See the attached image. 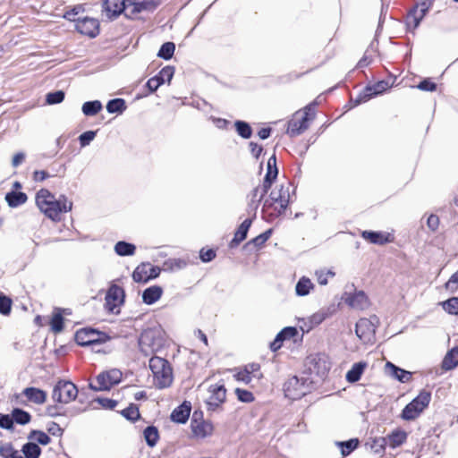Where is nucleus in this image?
Returning a JSON list of instances; mask_svg holds the SVG:
<instances>
[{"mask_svg":"<svg viewBox=\"0 0 458 458\" xmlns=\"http://www.w3.org/2000/svg\"><path fill=\"white\" fill-rule=\"evenodd\" d=\"M165 343V333L159 326L145 329L139 339L140 350L145 356L159 352Z\"/></svg>","mask_w":458,"mask_h":458,"instance_id":"nucleus-1","label":"nucleus"},{"mask_svg":"<svg viewBox=\"0 0 458 458\" xmlns=\"http://www.w3.org/2000/svg\"><path fill=\"white\" fill-rule=\"evenodd\" d=\"M149 368L153 373L156 386L165 388L172 384L173 371L166 360L154 356L149 360Z\"/></svg>","mask_w":458,"mask_h":458,"instance_id":"nucleus-2","label":"nucleus"},{"mask_svg":"<svg viewBox=\"0 0 458 458\" xmlns=\"http://www.w3.org/2000/svg\"><path fill=\"white\" fill-rule=\"evenodd\" d=\"M270 193L271 198L279 204V207H275L274 212L268 214L270 219H274L285 212L289 204L293 201L292 195L295 193V188L293 187L290 182L286 181L280 184L279 188L276 186Z\"/></svg>","mask_w":458,"mask_h":458,"instance_id":"nucleus-3","label":"nucleus"},{"mask_svg":"<svg viewBox=\"0 0 458 458\" xmlns=\"http://www.w3.org/2000/svg\"><path fill=\"white\" fill-rule=\"evenodd\" d=\"M431 400L429 392L421 391L416 398L403 410L401 417L404 420H414L428 406Z\"/></svg>","mask_w":458,"mask_h":458,"instance_id":"nucleus-4","label":"nucleus"},{"mask_svg":"<svg viewBox=\"0 0 458 458\" xmlns=\"http://www.w3.org/2000/svg\"><path fill=\"white\" fill-rule=\"evenodd\" d=\"M433 4V0H419L408 12L406 16V26L408 30L417 29L428 10Z\"/></svg>","mask_w":458,"mask_h":458,"instance_id":"nucleus-5","label":"nucleus"},{"mask_svg":"<svg viewBox=\"0 0 458 458\" xmlns=\"http://www.w3.org/2000/svg\"><path fill=\"white\" fill-rule=\"evenodd\" d=\"M284 391L287 398L300 399L310 391V382L307 378L293 376L284 383Z\"/></svg>","mask_w":458,"mask_h":458,"instance_id":"nucleus-6","label":"nucleus"},{"mask_svg":"<svg viewBox=\"0 0 458 458\" xmlns=\"http://www.w3.org/2000/svg\"><path fill=\"white\" fill-rule=\"evenodd\" d=\"M109 337L104 332L84 327L78 330L75 334V341L79 345L89 346L106 343Z\"/></svg>","mask_w":458,"mask_h":458,"instance_id":"nucleus-7","label":"nucleus"},{"mask_svg":"<svg viewBox=\"0 0 458 458\" xmlns=\"http://www.w3.org/2000/svg\"><path fill=\"white\" fill-rule=\"evenodd\" d=\"M78 395L76 386L70 381L60 380L55 386L52 397L54 401L61 403H69Z\"/></svg>","mask_w":458,"mask_h":458,"instance_id":"nucleus-8","label":"nucleus"},{"mask_svg":"<svg viewBox=\"0 0 458 458\" xmlns=\"http://www.w3.org/2000/svg\"><path fill=\"white\" fill-rule=\"evenodd\" d=\"M389 88V83L386 81H379L374 84L367 85L363 90L355 98H351L354 106H359L362 103L369 101V99L383 94Z\"/></svg>","mask_w":458,"mask_h":458,"instance_id":"nucleus-9","label":"nucleus"},{"mask_svg":"<svg viewBox=\"0 0 458 458\" xmlns=\"http://www.w3.org/2000/svg\"><path fill=\"white\" fill-rule=\"evenodd\" d=\"M72 203L68 202L64 195H61L57 199H54L48 202L42 212L50 219L56 221L60 219V215L72 209Z\"/></svg>","mask_w":458,"mask_h":458,"instance_id":"nucleus-10","label":"nucleus"},{"mask_svg":"<svg viewBox=\"0 0 458 458\" xmlns=\"http://www.w3.org/2000/svg\"><path fill=\"white\" fill-rule=\"evenodd\" d=\"M124 291L122 287L118 285H112L106 295L105 298V309L111 313L115 315L120 313L119 307L124 301Z\"/></svg>","mask_w":458,"mask_h":458,"instance_id":"nucleus-11","label":"nucleus"},{"mask_svg":"<svg viewBox=\"0 0 458 458\" xmlns=\"http://www.w3.org/2000/svg\"><path fill=\"white\" fill-rule=\"evenodd\" d=\"M301 334L298 331V329L294 327H288L284 328L276 337V339L271 343L270 348L273 351H277L281 346L283 341L285 340H293V343L301 340L304 332H309L311 327H304L302 325L299 326Z\"/></svg>","mask_w":458,"mask_h":458,"instance_id":"nucleus-12","label":"nucleus"},{"mask_svg":"<svg viewBox=\"0 0 458 458\" xmlns=\"http://www.w3.org/2000/svg\"><path fill=\"white\" fill-rule=\"evenodd\" d=\"M377 317H361L356 322V335L365 343L370 342L376 331Z\"/></svg>","mask_w":458,"mask_h":458,"instance_id":"nucleus-13","label":"nucleus"},{"mask_svg":"<svg viewBox=\"0 0 458 458\" xmlns=\"http://www.w3.org/2000/svg\"><path fill=\"white\" fill-rule=\"evenodd\" d=\"M122 373L118 369H112L99 374L97 377V385L90 384L89 386L95 391L109 390L112 386L120 382Z\"/></svg>","mask_w":458,"mask_h":458,"instance_id":"nucleus-14","label":"nucleus"},{"mask_svg":"<svg viewBox=\"0 0 458 458\" xmlns=\"http://www.w3.org/2000/svg\"><path fill=\"white\" fill-rule=\"evenodd\" d=\"M308 369L311 375L323 378L330 369V362L325 355H314L309 358Z\"/></svg>","mask_w":458,"mask_h":458,"instance_id":"nucleus-15","label":"nucleus"},{"mask_svg":"<svg viewBox=\"0 0 458 458\" xmlns=\"http://www.w3.org/2000/svg\"><path fill=\"white\" fill-rule=\"evenodd\" d=\"M342 300L351 308L360 311L365 310L370 304L368 295L362 290H354L352 293L345 292Z\"/></svg>","mask_w":458,"mask_h":458,"instance_id":"nucleus-16","label":"nucleus"},{"mask_svg":"<svg viewBox=\"0 0 458 458\" xmlns=\"http://www.w3.org/2000/svg\"><path fill=\"white\" fill-rule=\"evenodd\" d=\"M209 395L206 399L208 411H216L225 401L226 390L222 384L211 385L208 387Z\"/></svg>","mask_w":458,"mask_h":458,"instance_id":"nucleus-17","label":"nucleus"},{"mask_svg":"<svg viewBox=\"0 0 458 458\" xmlns=\"http://www.w3.org/2000/svg\"><path fill=\"white\" fill-rule=\"evenodd\" d=\"M174 74V67L171 65H166L161 71L148 80L146 83V87L148 88L149 93H154L157 90V89L162 86L165 81L170 83Z\"/></svg>","mask_w":458,"mask_h":458,"instance_id":"nucleus-18","label":"nucleus"},{"mask_svg":"<svg viewBox=\"0 0 458 458\" xmlns=\"http://www.w3.org/2000/svg\"><path fill=\"white\" fill-rule=\"evenodd\" d=\"M161 269L150 264L139 265L132 273V278L137 283H147L159 276Z\"/></svg>","mask_w":458,"mask_h":458,"instance_id":"nucleus-19","label":"nucleus"},{"mask_svg":"<svg viewBox=\"0 0 458 458\" xmlns=\"http://www.w3.org/2000/svg\"><path fill=\"white\" fill-rule=\"evenodd\" d=\"M76 30L91 38H96L99 33V22L97 19L83 17L79 18L75 23Z\"/></svg>","mask_w":458,"mask_h":458,"instance_id":"nucleus-20","label":"nucleus"},{"mask_svg":"<svg viewBox=\"0 0 458 458\" xmlns=\"http://www.w3.org/2000/svg\"><path fill=\"white\" fill-rule=\"evenodd\" d=\"M310 126V121L301 114V111L293 114V118L288 122L286 133L290 137H296L303 133Z\"/></svg>","mask_w":458,"mask_h":458,"instance_id":"nucleus-21","label":"nucleus"},{"mask_svg":"<svg viewBox=\"0 0 458 458\" xmlns=\"http://www.w3.org/2000/svg\"><path fill=\"white\" fill-rule=\"evenodd\" d=\"M129 8L127 0H105L103 3V10L109 19L117 18Z\"/></svg>","mask_w":458,"mask_h":458,"instance_id":"nucleus-22","label":"nucleus"},{"mask_svg":"<svg viewBox=\"0 0 458 458\" xmlns=\"http://www.w3.org/2000/svg\"><path fill=\"white\" fill-rule=\"evenodd\" d=\"M361 237L370 243L377 245H384L394 241V237L391 233L381 231L365 230L361 232Z\"/></svg>","mask_w":458,"mask_h":458,"instance_id":"nucleus-23","label":"nucleus"},{"mask_svg":"<svg viewBox=\"0 0 458 458\" xmlns=\"http://www.w3.org/2000/svg\"><path fill=\"white\" fill-rule=\"evenodd\" d=\"M252 225V218H246L237 228L233 238L228 244L230 249H235L242 242L248 235V232Z\"/></svg>","mask_w":458,"mask_h":458,"instance_id":"nucleus-24","label":"nucleus"},{"mask_svg":"<svg viewBox=\"0 0 458 458\" xmlns=\"http://www.w3.org/2000/svg\"><path fill=\"white\" fill-rule=\"evenodd\" d=\"M191 426L192 434L198 438L207 437L212 435L214 430L213 424L207 420H193Z\"/></svg>","mask_w":458,"mask_h":458,"instance_id":"nucleus-25","label":"nucleus"},{"mask_svg":"<svg viewBox=\"0 0 458 458\" xmlns=\"http://www.w3.org/2000/svg\"><path fill=\"white\" fill-rule=\"evenodd\" d=\"M129 7H131V14L139 13L142 11L154 10L157 4L158 0H127Z\"/></svg>","mask_w":458,"mask_h":458,"instance_id":"nucleus-26","label":"nucleus"},{"mask_svg":"<svg viewBox=\"0 0 458 458\" xmlns=\"http://www.w3.org/2000/svg\"><path fill=\"white\" fill-rule=\"evenodd\" d=\"M163 294V288L159 285H151L142 293V301L147 305H152L157 301Z\"/></svg>","mask_w":458,"mask_h":458,"instance_id":"nucleus-27","label":"nucleus"},{"mask_svg":"<svg viewBox=\"0 0 458 458\" xmlns=\"http://www.w3.org/2000/svg\"><path fill=\"white\" fill-rule=\"evenodd\" d=\"M385 371L387 375L403 383L409 381L411 377L410 372L396 367L389 361L386 364Z\"/></svg>","mask_w":458,"mask_h":458,"instance_id":"nucleus-28","label":"nucleus"},{"mask_svg":"<svg viewBox=\"0 0 458 458\" xmlns=\"http://www.w3.org/2000/svg\"><path fill=\"white\" fill-rule=\"evenodd\" d=\"M22 393L29 401L36 404H43L47 400V393L39 388L27 387Z\"/></svg>","mask_w":458,"mask_h":458,"instance_id":"nucleus-29","label":"nucleus"},{"mask_svg":"<svg viewBox=\"0 0 458 458\" xmlns=\"http://www.w3.org/2000/svg\"><path fill=\"white\" fill-rule=\"evenodd\" d=\"M28 199L27 194L20 191H11L5 194V200L10 208H17Z\"/></svg>","mask_w":458,"mask_h":458,"instance_id":"nucleus-30","label":"nucleus"},{"mask_svg":"<svg viewBox=\"0 0 458 458\" xmlns=\"http://www.w3.org/2000/svg\"><path fill=\"white\" fill-rule=\"evenodd\" d=\"M114 252L121 257L132 256L135 253L136 246L125 241H119L114 245Z\"/></svg>","mask_w":458,"mask_h":458,"instance_id":"nucleus-31","label":"nucleus"},{"mask_svg":"<svg viewBox=\"0 0 458 458\" xmlns=\"http://www.w3.org/2000/svg\"><path fill=\"white\" fill-rule=\"evenodd\" d=\"M366 368L367 363L363 361L353 364L352 369L346 374L347 381L351 383L357 382L360 378Z\"/></svg>","mask_w":458,"mask_h":458,"instance_id":"nucleus-32","label":"nucleus"},{"mask_svg":"<svg viewBox=\"0 0 458 458\" xmlns=\"http://www.w3.org/2000/svg\"><path fill=\"white\" fill-rule=\"evenodd\" d=\"M458 365V346L453 348L449 351L445 356L442 368L445 370H450L455 368Z\"/></svg>","mask_w":458,"mask_h":458,"instance_id":"nucleus-33","label":"nucleus"},{"mask_svg":"<svg viewBox=\"0 0 458 458\" xmlns=\"http://www.w3.org/2000/svg\"><path fill=\"white\" fill-rule=\"evenodd\" d=\"M102 103L99 100L86 101L81 106L85 116H94L102 110Z\"/></svg>","mask_w":458,"mask_h":458,"instance_id":"nucleus-34","label":"nucleus"},{"mask_svg":"<svg viewBox=\"0 0 458 458\" xmlns=\"http://www.w3.org/2000/svg\"><path fill=\"white\" fill-rule=\"evenodd\" d=\"M191 408L185 404H182L176 409L171 414L173 421L178 423H185L190 416Z\"/></svg>","mask_w":458,"mask_h":458,"instance_id":"nucleus-35","label":"nucleus"},{"mask_svg":"<svg viewBox=\"0 0 458 458\" xmlns=\"http://www.w3.org/2000/svg\"><path fill=\"white\" fill-rule=\"evenodd\" d=\"M234 128L237 134L244 140H248L252 136L253 130L250 124L245 121L236 120L234 122Z\"/></svg>","mask_w":458,"mask_h":458,"instance_id":"nucleus-36","label":"nucleus"},{"mask_svg":"<svg viewBox=\"0 0 458 458\" xmlns=\"http://www.w3.org/2000/svg\"><path fill=\"white\" fill-rule=\"evenodd\" d=\"M126 102L123 98H113L106 104V111L109 114H122L126 109Z\"/></svg>","mask_w":458,"mask_h":458,"instance_id":"nucleus-37","label":"nucleus"},{"mask_svg":"<svg viewBox=\"0 0 458 458\" xmlns=\"http://www.w3.org/2000/svg\"><path fill=\"white\" fill-rule=\"evenodd\" d=\"M143 437L147 445L150 447H154L159 439V433L156 427L148 426L144 429Z\"/></svg>","mask_w":458,"mask_h":458,"instance_id":"nucleus-38","label":"nucleus"},{"mask_svg":"<svg viewBox=\"0 0 458 458\" xmlns=\"http://www.w3.org/2000/svg\"><path fill=\"white\" fill-rule=\"evenodd\" d=\"M54 195L47 189L39 190L36 194V204L42 211L47 204L54 199Z\"/></svg>","mask_w":458,"mask_h":458,"instance_id":"nucleus-39","label":"nucleus"},{"mask_svg":"<svg viewBox=\"0 0 458 458\" xmlns=\"http://www.w3.org/2000/svg\"><path fill=\"white\" fill-rule=\"evenodd\" d=\"M278 175V168H275L273 170L267 169V173L265 174L264 180H263V189H262V194L266 195L270 188L272 187L273 183L276 180Z\"/></svg>","mask_w":458,"mask_h":458,"instance_id":"nucleus-40","label":"nucleus"},{"mask_svg":"<svg viewBox=\"0 0 458 458\" xmlns=\"http://www.w3.org/2000/svg\"><path fill=\"white\" fill-rule=\"evenodd\" d=\"M313 284L310 279L302 276L296 284L295 292L298 296H306L310 293V289L313 288Z\"/></svg>","mask_w":458,"mask_h":458,"instance_id":"nucleus-41","label":"nucleus"},{"mask_svg":"<svg viewBox=\"0 0 458 458\" xmlns=\"http://www.w3.org/2000/svg\"><path fill=\"white\" fill-rule=\"evenodd\" d=\"M174 51H175V44L174 42H171V41L165 42L164 44L161 45V47L158 50V53H157V56L165 61H168L173 57Z\"/></svg>","mask_w":458,"mask_h":458,"instance_id":"nucleus-42","label":"nucleus"},{"mask_svg":"<svg viewBox=\"0 0 458 458\" xmlns=\"http://www.w3.org/2000/svg\"><path fill=\"white\" fill-rule=\"evenodd\" d=\"M443 310L449 315H458V297H452L448 300L439 302Z\"/></svg>","mask_w":458,"mask_h":458,"instance_id":"nucleus-43","label":"nucleus"},{"mask_svg":"<svg viewBox=\"0 0 458 458\" xmlns=\"http://www.w3.org/2000/svg\"><path fill=\"white\" fill-rule=\"evenodd\" d=\"M406 438V432L403 430H396L388 437L389 445L393 448H395L404 443Z\"/></svg>","mask_w":458,"mask_h":458,"instance_id":"nucleus-44","label":"nucleus"},{"mask_svg":"<svg viewBox=\"0 0 458 458\" xmlns=\"http://www.w3.org/2000/svg\"><path fill=\"white\" fill-rule=\"evenodd\" d=\"M266 242L262 239V237L259 235L256 236L255 238L251 239L250 241L247 242L243 246L242 250L246 252H253L258 250L259 248H261Z\"/></svg>","mask_w":458,"mask_h":458,"instance_id":"nucleus-45","label":"nucleus"},{"mask_svg":"<svg viewBox=\"0 0 458 458\" xmlns=\"http://www.w3.org/2000/svg\"><path fill=\"white\" fill-rule=\"evenodd\" d=\"M187 266V262L182 259H169L164 263L165 270H179L182 269Z\"/></svg>","mask_w":458,"mask_h":458,"instance_id":"nucleus-46","label":"nucleus"},{"mask_svg":"<svg viewBox=\"0 0 458 458\" xmlns=\"http://www.w3.org/2000/svg\"><path fill=\"white\" fill-rule=\"evenodd\" d=\"M0 455L4 458H22L11 444H4L0 446Z\"/></svg>","mask_w":458,"mask_h":458,"instance_id":"nucleus-47","label":"nucleus"},{"mask_svg":"<svg viewBox=\"0 0 458 458\" xmlns=\"http://www.w3.org/2000/svg\"><path fill=\"white\" fill-rule=\"evenodd\" d=\"M22 453L26 458H38L40 454V448L35 443H27L22 447Z\"/></svg>","mask_w":458,"mask_h":458,"instance_id":"nucleus-48","label":"nucleus"},{"mask_svg":"<svg viewBox=\"0 0 458 458\" xmlns=\"http://www.w3.org/2000/svg\"><path fill=\"white\" fill-rule=\"evenodd\" d=\"M13 420L18 424H27L30 420V415L29 412L21 410V409H14L12 413Z\"/></svg>","mask_w":458,"mask_h":458,"instance_id":"nucleus-49","label":"nucleus"},{"mask_svg":"<svg viewBox=\"0 0 458 458\" xmlns=\"http://www.w3.org/2000/svg\"><path fill=\"white\" fill-rule=\"evenodd\" d=\"M65 93L63 90H55L47 94L46 102L48 105H56L64 101Z\"/></svg>","mask_w":458,"mask_h":458,"instance_id":"nucleus-50","label":"nucleus"},{"mask_svg":"<svg viewBox=\"0 0 458 458\" xmlns=\"http://www.w3.org/2000/svg\"><path fill=\"white\" fill-rule=\"evenodd\" d=\"M13 306V300L4 295V293L0 294V314L1 315H9Z\"/></svg>","mask_w":458,"mask_h":458,"instance_id":"nucleus-51","label":"nucleus"},{"mask_svg":"<svg viewBox=\"0 0 458 458\" xmlns=\"http://www.w3.org/2000/svg\"><path fill=\"white\" fill-rule=\"evenodd\" d=\"M98 131H86L82 132L78 140L81 148H85L96 138Z\"/></svg>","mask_w":458,"mask_h":458,"instance_id":"nucleus-52","label":"nucleus"},{"mask_svg":"<svg viewBox=\"0 0 458 458\" xmlns=\"http://www.w3.org/2000/svg\"><path fill=\"white\" fill-rule=\"evenodd\" d=\"M337 445L341 446L342 454L345 456L357 448L359 445V440L357 438H352L346 442H339Z\"/></svg>","mask_w":458,"mask_h":458,"instance_id":"nucleus-53","label":"nucleus"},{"mask_svg":"<svg viewBox=\"0 0 458 458\" xmlns=\"http://www.w3.org/2000/svg\"><path fill=\"white\" fill-rule=\"evenodd\" d=\"M50 329L55 334H58L64 329V317H51L48 322Z\"/></svg>","mask_w":458,"mask_h":458,"instance_id":"nucleus-54","label":"nucleus"},{"mask_svg":"<svg viewBox=\"0 0 458 458\" xmlns=\"http://www.w3.org/2000/svg\"><path fill=\"white\" fill-rule=\"evenodd\" d=\"M13 306L17 312H29V307L30 306V301L22 297L21 299H15L13 301Z\"/></svg>","mask_w":458,"mask_h":458,"instance_id":"nucleus-55","label":"nucleus"},{"mask_svg":"<svg viewBox=\"0 0 458 458\" xmlns=\"http://www.w3.org/2000/svg\"><path fill=\"white\" fill-rule=\"evenodd\" d=\"M437 83L429 78H425L419 82L417 88L422 91L433 92L437 90Z\"/></svg>","mask_w":458,"mask_h":458,"instance_id":"nucleus-56","label":"nucleus"},{"mask_svg":"<svg viewBox=\"0 0 458 458\" xmlns=\"http://www.w3.org/2000/svg\"><path fill=\"white\" fill-rule=\"evenodd\" d=\"M445 288L452 293L458 290V270L450 276L448 281L445 284Z\"/></svg>","mask_w":458,"mask_h":458,"instance_id":"nucleus-57","label":"nucleus"},{"mask_svg":"<svg viewBox=\"0 0 458 458\" xmlns=\"http://www.w3.org/2000/svg\"><path fill=\"white\" fill-rule=\"evenodd\" d=\"M237 398L243 403H251L254 400V396L251 392L241 388L235 389Z\"/></svg>","mask_w":458,"mask_h":458,"instance_id":"nucleus-58","label":"nucleus"},{"mask_svg":"<svg viewBox=\"0 0 458 458\" xmlns=\"http://www.w3.org/2000/svg\"><path fill=\"white\" fill-rule=\"evenodd\" d=\"M318 105L317 101L314 100L313 102L310 103L303 108L302 115L306 116V118L310 122L315 119L316 116V111L315 107Z\"/></svg>","mask_w":458,"mask_h":458,"instance_id":"nucleus-59","label":"nucleus"},{"mask_svg":"<svg viewBox=\"0 0 458 458\" xmlns=\"http://www.w3.org/2000/svg\"><path fill=\"white\" fill-rule=\"evenodd\" d=\"M260 204V199H250L247 205V213L250 216V218H252V221L257 216V211Z\"/></svg>","mask_w":458,"mask_h":458,"instance_id":"nucleus-60","label":"nucleus"},{"mask_svg":"<svg viewBox=\"0 0 458 458\" xmlns=\"http://www.w3.org/2000/svg\"><path fill=\"white\" fill-rule=\"evenodd\" d=\"M233 377L240 382H242L244 384H250L252 377L249 374L248 370H245V369H241L238 371H236L233 375Z\"/></svg>","mask_w":458,"mask_h":458,"instance_id":"nucleus-61","label":"nucleus"},{"mask_svg":"<svg viewBox=\"0 0 458 458\" xmlns=\"http://www.w3.org/2000/svg\"><path fill=\"white\" fill-rule=\"evenodd\" d=\"M122 414L130 420H136L140 417L139 409L136 406H130L122 411Z\"/></svg>","mask_w":458,"mask_h":458,"instance_id":"nucleus-62","label":"nucleus"},{"mask_svg":"<svg viewBox=\"0 0 458 458\" xmlns=\"http://www.w3.org/2000/svg\"><path fill=\"white\" fill-rule=\"evenodd\" d=\"M82 10V5L77 4L70 10L66 11L64 14V18L68 21H73L76 22L77 20H75V16L79 14Z\"/></svg>","mask_w":458,"mask_h":458,"instance_id":"nucleus-63","label":"nucleus"},{"mask_svg":"<svg viewBox=\"0 0 458 458\" xmlns=\"http://www.w3.org/2000/svg\"><path fill=\"white\" fill-rule=\"evenodd\" d=\"M216 251L213 249H201L199 251V258L202 262L208 263L212 261L216 258Z\"/></svg>","mask_w":458,"mask_h":458,"instance_id":"nucleus-64","label":"nucleus"}]
</instances>
